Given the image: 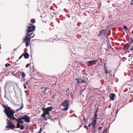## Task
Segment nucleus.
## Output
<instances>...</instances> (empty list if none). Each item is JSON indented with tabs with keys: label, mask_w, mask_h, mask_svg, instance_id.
<instances>
[{
	"label": "nucleus",
	"mask_w": 133,
	"mask_h": 133,
	"mask_svg": "<svg viewBox=\"0 0 133 133\" xmlns=\"http://www.w3.org/2000/svg\"><path fill=\"white\" fill-rule=\"evenodd\" d=\"M84 78H79L78 77V78H76L75 80H77V84H78L79 83H86L87 82V81L86 80L84 79Z\"/></svg>",
	"instance_id": "nucleus-9"
},
{
	"label": "nucleus",
	"mask_w": 133,
	"mask_h": 133,
	"mask_svg": "<svg viewBox=\"0 0 133 133\" xmlns=\"http://www.w3.org/2000/svg\"><path fill=\"white\" fill-rule=\"evenodd\" d=\"M44 89H45V90H44V92H46V90L47 89L45 88H44Z\"/></svg>",
	"instance_id": "nucleus-38"
},
{
	"label": "nucleus",
	"mask_w": 133,
	"mask_h": 133,
	"mask_svg": "<svg viewBox=\"0 0 133 133\" xmlns=\"http://www.w3.org/2000/svg\"><path fill=\"white\" fill-rule=\"evenodd\" d=\"M25 84H26V85H27L28 86L29 84L28 83V82L27 81H26V82H25Z\"/></svg>",
	"instance_id": "nucleus-33"
},
{
	"label": "nucleus",
	"mask_w": 133,
	"mask_h": 133,
	"mask_svg": "<svg viewBox=\"0 0 133 133\" xmlns=\"http://www.w3.org/2000/svg\"><path fill=\"white\" fill-rule=\"evenodd\" d=\"M96 64V63H95L94 64Z\"/></svg>",
	"instance_id": "nucleus-47"
},
{
	"label": "nucleus",
	"mask_w": 133,
	"mask_h": 133,
	"mask_svg": "<svg viewBox=\"0 0 133 133\" xmlns=\"http://www.w3.org/2000/svg\"><path fill=\"white\" fill-rule=\"evenodd\" d=\"M118 110H117V111L116 112V114H117L118 112Z\"/></svg>",
	"instance_id": "nucleus-41"
},
{
	"label": "nucleus",
	"mask_w": 133,
	"mask_h": 133,
	"mask_svg": "<svg viewBox=\"0 0 133 133\" xmlns=\"http://www.w3.org/2000/svg\"><path fill=\"white\" fill-rule=\"evenodd\" d=\"M115 96V95L114 94H111L109 96L110 100H113L114 99V98Z\"/></svg>",
	"instance_id": "nucleus-14"
},
{
	"label": "nucleus",
	"mask_w": 133,
	"mask_h": 133,
	"mask_svg": "<svg viewBox=\"0 0 133 133\" xmlns=\"http://www.w3.org/2000/svg\"><path fill=\"white\" fill-rule=\"evenodd\" d=\"M8 118L10 119V121L12 122L14 119H16V118L14 116V114L15 112L11 110V108L4 112Z\"/></svg>",
	"instance_id": "nucleus-1"
},
{
	"label": "nucleus",
	"mask_w": 133,
	"mask_h": 133,
	"mask_svg": "<svg viewBox=\"0 0 133 133\" xmlns=\"http://www.w3.org/2000/svg\"><path fill=\"white\" fill-rule=\"evenodd\" d=\"M69 90V89H68L66 91V95H67L68 96H69V94H70L69 92H68V91Z\"/></svg>",
	"instance_id": "nucleus-23"
},
{
	"label": "nucleus",
	"mask_w": 133,
	"mask_h": 133,
	"mask_svg": "<svg viewBox=\"0 0 133 133\" xmlns=\"http://www.w3.org/2000/svg\"><path fill=\"white\" fill-rule=\"evenodd\" d=\"M69 101L67 100H65L61 104V105L65 107L63 108V111H66L69 108Z\"/></svg>",
	"instance_id": "nucleus-5"
},
{
	"label": "nucleus",
	"mask_w": 133,
	"mask_h": 133,
	"mask_svg": "<svg viewBox=\"0 0 133 133\" xmlns=\"http://www.w3.org/2000/svg\"><path fill=\"white\" fill-rule=\"evenodd\" d=\"M3 108L5 109V110H4V112L5 111H6L10 109V107H7L5 105H3Z\"/></svg>",
	"instance_id": "nucleus-15"
},
{
	"label": "nucleus",
	"mask_w": 133,
	"mask_h": 133,
	"mask_svg": "<svg viewBox=\"0 0 133 133\" xmlns=\"http://www.w3.org/2000/svg\"><path fill=\"white\" fill-rule=\"evenodd\" d=\"M32 34H33L32 33H31L30 34L28 33V34L26 36L25 38L23 40L24 42H25L26 45L27 46H28L31 38H33L34 36V34L32 36H31V35Z\"/></svg>",
	"instance_id": "nucleus-2"
},
{
	"label": "nucleus",
	"mask_w": 133,
	"mask_h": 133,
	"mask_svg": "<svg viewBox=\"0 0 133 133\" xmlns=\"http://www.w3.org/2000/svg\"><path fill=\"white\" fill-rule=\"evenodd\" d=\"M69 1H70V0H69Z\"/></svg>",
	"instance_id": "nucleus-46"
},
{
	"label": "nucleus",
	"mask_w": 133,
	"mask_h": 133,
	"mask_svg": "<svg viewBox=\"0 0 133 133\" xmlns=\"http://www.w3.org/2000/svg\"><path fill=\"white\" fill-rule=\"evenodd\" d=\"M4 97H5V98H7H7H7V97H6V92H5V95H4Z\"/></svg>",
	"instance_id": "nucleus-37"
},
{
	"label": "nucleus",
	"mask_w": 133,
	"mask_h": 133,
	"mask_svg": "<svg viewBox=\"0 0 133 133\" xmlns=\"http://www.w3.org/2000/svg\"><path fill=\"white\" fill-rule=\"evenodd\" d=\"M130 40H131L130 42L131 43H132L133 42V39L132 37H131L130 38Z\"/></svg>",
	"instance_id": "nucleus-28"
},
{
	"label": "nucleus",
	"mask_w": 133,
	"mask_h": 133,
	"mask_svg": "<svg viewBox=\"0 0 133 133\" xmlns=\"http://www.w3.org/2000/svg\"><path fill=\"white\" fill-rule=\"evenodd\" d=\"M53 109V108L51 106L48 107L46 108H43L42 111L43 113L46 115H49L50 114L49 112Z\"/></svg>",
	"instance_id": "nucleus-6"
},
{
	"label": "nucleus",
	"mask_w": 133,
	"mask_h": 133,
	"mask_svg": "<svg viewBox=\"0 0 133 133\" xmlns=\"http://www.w3.org/2000/svg\"><path fill=\"white\" fill-rule=\"evenodd\" d=\"M123 27L125 30H127L128 29V27L127 26L125 25H123Z\"/></svg>",
	"instance_id": "nucleus-22"
},
{
	"label": "nucleus",
	"mask_w": 133,
	"mask_h": 133,
	"mask_svg": "<svg viewBox=\"0 0 133 133\" xmlns=\"http://www.w3.org/2000/svg\"><path fill=\"white\" fill-rule=\"evenodd\" d=\"M105 35V31L103 29L99 31V34L98 35L101 36V37H102L104 36Z\"/></svg>",
	"instance_id": "nucleus-11"
},
{
	"label": "nucleus",
	"mask_w": 133,
	"mask_h": 133,
	"mask_svg": "<svg viewBox=\"0 0 133 133\" xmlns=\"http://www.w3.org/2000/svg\"><path fill=\"white\" fill-rule=\"evenodd\" d=\"M46 118H47V119H49V116H47Z\"/></svg>",
	"instance_id": "nucleus-39"
},
{
	"label": "nucleus",
	"mask_w": 133,
	"mask_h": 133,
	"mask_svg": "<svg viewBox=\"0 0 133 133\" xmlns=\"http://www.w3.org/2000/svg\"><path fill=\"white\" fill-rule=\"evenodd\" d=\"M106 131H107V128H105L103 130V131L102 132V133H104L105 132H106Z\"/></svg>",
	"instance_id": "nucleus-24"
},
{
	"label": "nucleus",
	"mask_w": 133,
	"mask_h": 133,
	"mask_svg": "<svg viewBox=\"0 0 133 133\" xmlns=\"http://www.w3.org/2000/svg\"><path fill=\"white\" fill-rule=\"evenodd\" d=\"M35 22V20H34L33 21L31 22L32 23H34Z\"/></svg>",
	"instance_id": "nucleus-34"
},
{
	"label": "nucleus",
	"mask_w": 133,
	"mask_h": 133,
	"mask_svg": "<svg viewBox=\"0 0 133 133\" xmlns=\"http://www.w3.org/2000/svg\"><path fill=\"white\" fill-rule=\"evenodd\" d=\"M83 119H84V122H86V121H85V117H84V118H83Z\"/></svg>",
	"instance_id": "nucleus-40"
},
{
	"label": "nucleus",
	"mask_w": 133,
	"mask_h": 133,
	"mask_svg": "<svg viewBox=\"0 0 133 133\" xmlns=\"http://www.w3.org/2000/svg\"><path fill=\"white\" fill-rule=\"evenodd\" d=\"M96 90H97L98 92H99V89L98 88H96Z\"/></svg>",
	"instance_id": "nucleus-35"
},
{
	"label": "nucleus",
	"mask_w": 133,
	"mask_h": 133,
	"mask_svg": "<svg viewBox=\"0 0 133 133\" xmlns=\"http://www.w3.org/2000/svg\"><path fill=\"white\" fill-rule=\"evenodd\" d=\"M97 110L96 112H95V114L94 117L92 118L93 120L92 122L90 124L88 125V127H90L91 125H92V127L93 129H95V125L96 123L97 119Z\"/></svg>",
	"instance_id": "nucleus-3"
},
{
	"label": "nucleus",
	"mask_w": 133,
	"mask_h": 133,
	"mask_svg": "<svg viewBox=\"0 0 133 133\" xmlns=\"http://www.w3.org/2000/svg\"><path fill=\"white\" fill-rule=\"evenodd\" d=\"M131 51H132L133 50V46H132L130 48V49Z\"/></svg>",
	"instance_id": "nucleus-30"
},
{
	"label": "nucleus",
	"mask_w": 133,
	"mask_h": 133,
	"mask_svg": "<svg viewBox=\"0 0 133 133\" xmlns=\"http://www.w3.org/2000/svg\"><path fill=\"white\" fill-rule=\"evenodd\" d=\"M32 35H31V36H32Z\"/></svg>",
	"instance_id": "nucleus-48"
},
{
	"label": "nucleus",
	"mask_w": 133,
	"mask_h": 133,
	"mask_svg": "<svg viewBox=\"0 0 133 133\" xmlns=\"http://www.w3.org/2000/svg\"><path fill=\"white\" fill-rule=\"evenodd\" d=\"M83 91H82V90L80 92V94H81L82 92Z\"/></svg>",
	"instance_id": "nucleus-43"
},
{
	"label": "nucleus",
	"mask_w": 133,
	"mask_h": 133,
	"mask_svg": "<svg viewBox=\"0 0 133 133\" xmlns=\"http://www.w3.org/2000/svg\"><path fill=\"white\" fill-rule=\"evenodd\" d=\"M27 85H26V84H25V83H24L23 84V86L24 88L25 89L27 87Z\"/></svg>",
	"instance_id": "nucleus-25"
},
{
	"label": "nucleus",
	"mask_w": 133,
	"mask_h": 133,
	"mask_svg": "<svg viewBox=\"0 0 133 133\" xmlns=\"http://www.w3.org/2000/svg\"><path fill=\"white\" fill-rule=\"evenodd\" d=\"M42 130V128H41L40 130L39 131V132L37 133H41V131Z\"/></svg>",
	"instance_id": "nucleus-27"
},
{
	"label": "nucleus",
	"mask_w": 133,
	"mask_h": 133,
	"mask_svg": "<svg viewBox=\"0 0 133 133\" xmlns=\"http://www.w3.org/2000/svg\"><path fill=\"white\" fill-rule=\"evenodd\" d=\"M97 60H94L92 61H88L87 62V64H92L94 62H95L97 61Z\"/></svg>",
	"instance_id": "nucleus-16"
},
{
	"label": "nucleus",
	"mask_w": 133,
	"mask_h": 133,
	"mask_svg": "<svg viewBox=\"0 0 133 133\" xmlns=\"http://www.w3.org/2000/svg\"><path fill=\"white\" fill-rule=\"evenodd\" d=\"M105 74H106L107 75H108V74H110V73L109 72H108V70H107V68H105Z\"/></svg>",
	"instance_id": "nucleus-20"
},
{
	"label": "nucleus",
	"mask_w": 133,
	"mask_h": 133,
	"mask_svg": "<svg viewBox=\"0 0 133 133\" xmlns=\"http://www.w3.org/2000/svg\"><path fill=\"white\" fill-rule=\"evenodd\" d=\"M93 89L94 90H96V88H94Z\"/></svg>",
	"instance_id": "nucleus-44"
},
{
	"label": "nucleus",
	"mask_w": 133,
	"mask_h": 133,
	"mask_svg": "<svg viewBox=\"0 0 133 133\" xmlns=\"http://www.w3.org/2000/svg\"><path fill=\"white\" fill-rule=\"evenodd\" d=\"M46 114H45L44 113H43L42 114V116L44 118V120L45 121H46L47 120V118L46 117Z\"/></svg>",
	"instance_id": "nucleus-18"
},
{
	"label": "nucleus",
	"mask_w": 133,
	"mask_h": 133,
	"mask_svg": "<svg viewBox=\"0 0 133 133\" xmlns=\"http://www.w3.org/2000/svg\"><path fill=\"white\" fill-rule=\"evenodd\" d=\"M22 77L23 78H24L25 77V75L24 72L23 71H22Z\"/></svg>",
	"instance_id": "nucleus-19"
},
{
	"label": "nucleus",
	"mask_w": 133,
	"mask_h": 133,
	"mask_svg": "<svg viewBox=\"0 0 133 133\" xmlns=\"http://www.w3.org/2000/svg\"><path fill=\"white\" fill-rule=\"evenodd\" d=\"M22 106L20 108H18L17 109H16L15 110L16 111H19L21 110L22 109L23 107V103H22Z\"/></svg>",
	"instance_id": "nucleus-17"
},
{
	"label": "nucleus",
	"mask_w": 133,
	"mask_h": 133,
	"mask_svg": "<svg viewBox=\"0 0 133 133\" xmlns=\"http://www.w3.org/2000/svg\"><path fill=\"white\" fill-rule=\"evenodd\" d=\"M102 127H99V128L98 129V130H100L101 129H102Z\"/></svg>",
	"instance_id": "nucleus-31"
},
{
	"label": "nucleus",
	"mask_w": 133,
	"mask_h": 133,
	"mask_svg": "<svg viewBox=\"0 0 133 133\" xmlns=\"http://www.w3.org/2000/svg\"><path fill=\"white\" fill-rule=\"evenodd\" d=\"M105 64H106V63H105H105H104V66H104V68H105H105H106V67L105 66Z\"/></svg>",
	"instance_id": "nucleus-36"
},
{
	"label": "nucleus",
	"mask_w": 133,
	"mask_h": 133,
	"mask_svg": "<svg viewBox=\"0 0 133 133\" xmlns=\"http://www.w3.org/2000/svg\"><path fill=\"white\" fill-rule=\"evenodd\" d=\"M10 65V64H6L5 65V66L6 67H7L8 66H9Z\"/></svg>",
	"instance_id": "nucleus-26"
},
{
	"label": "nucleus",
	"mask_w": 133,
	"mask_h": 133,
	"mask_svg": "<svg viewBox=\"0 0 133 133\" xmlns=\"http://www.w3.org/2000/svg\"><path fill=\"white\" fill-rule=\"evenodd\" d=\"M29 24L30 25V26H27L28 28L26 29L27 34H28H28H29L30 32H32V33H33L32 32L33 31L35 30V26L32 24L29 23Z\"/></svg>",
	"instance_id": "nucleus-4"
},
{
	"label": "nucleus",
	"mask_w": 133,
	"mask_h": 133,
	"mask_svg": "<svg viewBox=\"0 0 133 133\" xmlns=\"http://www.w3.org/2000/svg\"><path fill=\"white\" fill-rule=\"evenodd\" d=\"M23 120H24L25 122L27 123L29 122L31 120V119L29 116L27 115H24L23 116Z\"/></svg>",
	"instance_id": "nucleus-10"
},
{
	"label": "nucleus",
	"mask_w": 133,
	"mask_h": 133,
	"mask_svg": "<svg viewBox=\"0 0 133 133\" xmlns=\"http://www.w3.org/2000/svg\"><path fill=\"white\" fill-rule=\"evenodd\" d=\"M6 121L8 122H7V125L5 127L6 128H15V126L12 123V122L10 121V120H8V119H6Z\"/></svg>",
	"instance_id": "nucleus-7"
},
{
	"label": "nucleus",
	"mask_w": 133,
	"mask_h": 133,
	"mask_svg": "<svg viewBox=\"0 0 133 133\" xmlns=\"http://www.w3.org/2000/svg\"><path fill=\"white\" fill-rule=\"evenodd\" d=\"M17 128H19L21 130H23L24 127L23 125H20L19 123H17Z\"/></svg>",
	"instance_id": "nucleus-12"
},
{
	"label": "nucleus",
	"mask_w": 133,
	"mask_h": 133,
	"mask_svg": "<svg viewBox=\"0 0 133 133\" xmlns=\"http://www.w3.org/2000/svg\"><path fill=\"white\" fill-rule=\"evenodd\" d=\"M130 4H131L133 5V0H132Z\"/></svg>",
	"instance_id": "nucleus-32"
},
{
	"label": "nucleus",
	"mask_w": 133,
	"mask_h": 133,
	"mask_svg": "<svg viewBox=\"0 0 133 133\" xmlns=\"http://www.w3.org/2000/svg\"><path fill=\"white\" fill-rule=\"evenodd\" d=\"M23 56V55H22H22H21L20 56V57H19V58L18 59V60H17L16 61V63L15 64V65H17V64L16 63V62H17L18 61V59H20Z\"/></svg>",
	"instance_id": "nucleus-21"
},
{
	"label": "nucleus",
	"mask_w": 133,
	"mask_h": 133,
	"mask_svg": "<svg viewBox=\"0 0 133 133\" xmlns=\"http://www.w3.org/2000/svg\"><path fill=\"white\" fill-rule=\"evenodd\" d=\"M22 55H23L24 58L25 59L28 58L29 57V55L27 52H24L22 54Z\"/></svg>",
	"instance_id": "nucleus-13"
},
{
	"label": "nucleus",
	"mask_w": 133,
	"mask_h": 133,
	"mask_svg": "<svg viewBox=\"0 0 133 133\" xmlns=\"http://www.w3.org/2000/svg\"><path fill=\"white\" fill-rule=\"evenodd\" d=\"M85 89V88H84V89H83V90H82V91L83 92V91H84V89Z\"/></svg>",
	"instance_id": "nucleus-42"
},
{
	"label": "nucleus",
	"mask_w": 133,
	"mask_h": 133,
	"mask_svg": "<svg viewBox=\"0 0 133 133\" xmlns=\"http://www.w3.org/2000/svg\"><path fill=\"white\" fill-rule=\"evenodd\" d=\"M29 65H30V64H29V63L28 64H27L26 66V68H28L29 67Z\"/></svg>",
	"instance_id": "nucleus-29"
},
{
	"label": "nucleus",
	"mask_w": 133,
	"mask_h": 133,
	"mask_svg": "<svg viewBox=\"0 0 133 133\" xmlns=\"http://www.w3.org/2000/svg\"><path fill=\"white\" fill-rule=\"evenodd\" d=\"M22 120H23V116L19 117L17 119H16H16L13 120L12 122L15 123L16 122V121H17L18 123L22 124L23 123V122Z\"/></svg>",
	"instance_id": "nucleus-8"
},
{
	"label": "nucleus",
	"mask_w": 133,
	"mask_h": 133,
	"mask_svg": "<svg viewBox=\"0 0 133 133\" xmlns=\"http://www.w3.org/2000/svg\"><path fill=\"white\" fill-rule=\"evenodd\" d=\"M28 88H30V87H29V86L28 87Z\"/></svg>",
	"instance_id": "nucleus-45"
}]
</instances>
